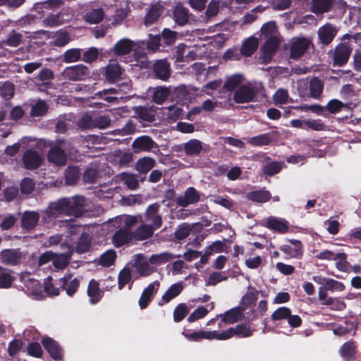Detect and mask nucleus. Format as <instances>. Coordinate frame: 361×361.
Instances as JSON below:
<instances>
[{"mask_svg": "<svg viewBox=\"0 0 361 361\" xmlns=\"http://www.w3.org/2000/svg\"><path fill=\"white\" fill-rule=\"evenodd\" d=\"M104 15V13L102 8L92 9L86 13L85 20L91 24L99 23L102 21Z\"/></svg>", "mask_w": 361, "mask_h": 361, "instance_id": "obj_52", "label": "nucleus"}, {"mask_svg": "<svg viewBox=\"0 0 361 361\" xmlns=\"http://www.w3.org/2000/svg\"><path fill=\"white\" fill-rule=\"evenodd\" d=\"M247 142L253 146H265L271 144V138L269 133H263L249 138Z\"/></svg>", "mask_w": 361, "mask_h": 361, "instance_id": "obj_51", "label": "nucleus"}, {"mask_svg": "<svg viewBox=\"0 0 361 361\" xmlns=\"http://www.w3.org/2000/svg\"><path fill=\"white\" fill-rule=\"evenodd\" d=\"M159 286L160 283L158 281H154L142 290L138 301L141 310H145L149 306L154 295L157 293Z\"/></svg>", "mask_w": 361, "mask_h": 361, "instance_id": "obj_13", "label": "nucleus"}, {"mask_svg": "<svg viewBox=\"0 0 361 361\" xmlns=\"http://www.w3.org/2000/svg\"><path fill=\"white\" fill-rule=\"evenodd\" d=\"M172 259V254L165 252L151 255L149 261L152 264L161 265L171 261Z\"/></svg>", "mask_w": 361, "mask_h": 361, "instance_id": "obj_54", "label": "nucleus"}, {"mask_svg": "<svg viewBox=\"0 0 361 361\" xmlns=\"http://www.w3.org/2000/svg\"><path fill=\"white\" fill-rule=\"evenodd\" d=\"M259 42L257 38L250 37L245 40L240 49V53L244 56H251L257 50Z\"/></svg>", "mask_w": 361, "mask_h": 361, "instance_id": "obj_37", "label": "nucleus"}, {"mask_svg": "<svg viewBox=\"0 0 361 361\" xmlns=\"http://www.w3.org/2000/svg\"><path fill=\"white\" fill-rule=\"evenodd\" d=\"M80 169L77 166H68L64 172L65 183L67 185H75L80 178Z\"/></svg>", "mask_w": 361, "mask_h": 361, "instance_id": "obj_36", "label": "nucleus"}, {"mask_svg": "<svg viewBox=\"0 0 361 361\" xmlns=\"http://www.w3.org/2000/svg\"><path fill=\"white\" fill-rule=\"evenodd\" d=\"M133 237V233L129 229L121 228L113 235L112 242L116 247H120L131 241Z\"/></svg>", "mask_w": 361, "mask_h": 361, "instance_id": "obj_23", "label": "nucleus"}, {"mask_svg": "<svg viewBox=\"0 0 361 361\" xmlns=\"http://www.w3.org/2000/svg\"><path fill=\"white\" fill-rule=\"evenodd\" d=\"M259 291L257 289L252 288L250 291H247L241 298L239 306L243 308L245 311L247 307L255 305L259 295Z\"/></svg>", "mask_w": 361, "mask_h": 361, "instance_id": "obj_35", "label": "nucleus"}, {"mask_svg": "<svg viewBox=\"0 0 361 361\" xmlns=\"http://www.w3.org/2000/svg\"><path fill=\"white\" fill-rule=\"evenodd\" d=\"M61 201L62 202H66V206H63L65 215L80 217L85 213L86 200L84 197H62Z\"/></svg>", "mask_w": 361, "mask_h": 361, "instance_id": "obj_2", "label": "nucleus"}, {"mask_svg": "<svg viewBox=\"0 0 361 361\" xmlns=\"http://www.w3.org/2000/svg\"><path fill=\"white\" fill-rule=\"evenodd\" d=\"M173 20L179 26H184L189 21V11L182 5L176 6L173 9Z\"/></svg>", "mask_w": 361, "mask_h": 361, "instance_id": "obj_30", "label": "nucleus"}, {"mask_svg": "<svg viewBox=\"0 0 361 361\" xmlns=\"http://www.w3.org/2000/svg\"><path fill=\"white\" fill-rule=\"evenodd\" d=\"M244 312L243 308L238 305L226 311L224 314L217 315L221 318L218 324L219 328L221 327V323L233 324L242 320L244 318Z\"/></svg>", "mask_w": 361, "mask_h": 361, "instance_id": "obj_11", "label": "nucleus"}, {"mask_svg": "<svg viewBox=\"0 0 361 361\" xmlns=\"http://www.w3.org/2000/svg\"><path fill=\"white\" fill-rule=\"evenodd\" d=\"M312 41L306 37H298L294 40L290 48V58L294 60L300 59L307 51Z\"/></svg>", "mask_w": 361, "mask_h": 361, "instance_id": "obj_9", "label": "nucleus"}, {"mask_svg": "<svg viewBox=\"0 0 361 361\" xmlns=\"http://www.w3.org/2000/svg\"><path fill=\"white\" fill-rule=\"evenodd\" d=\"M68 142L63 139H57L56 145L51 148L48 153V159L58 166H63L67 161L65 150L68 149Z\"/></svg>", "mask_w": 361, "mask_h": 361, "instance_id": "obj_4", "label": "nucleus"}, {"mask_svg": "<svg viewBox=\"0 0 361 361\" xmlns=\"http://www.w3.org/2000/svg\"><path fill=\"white\" fill-rule=\"evenodd\" d=\"M265 227L270 230H273L279 233H286L289 231L288 222L283 219L276 216H269L266 219Z\"/></svg>", "mask_w": 361, "mask_h": 361, "instance_id": "obj_19", "label": "nucleus"}, {"mask_svg": "<svg viewBox=\"0 0 361 361\" xmlns=\"http://www.w3.org/2000/svg\"><path fill=\"white\" fill-rule=\"evenodd\" d=\"M324 84L317 77H314L310 82V92L312 98H318L322 93Z\"/></svg>", "mask_w": 361, "mask_h": 361, "instance_id": "obj_49", "label": "nucleus"}, {"mask_svg": "<svg viewBox=\"0 0 361 361\" xmlns=\"http://www.w3.org/2000/svg\"><path fill=\"white\" fill-rule=\"evenodd\" d=\"M262 35H264L266 38L270 37L271 36H276L277 27L274 21H269L264 23L261 27Z\"/></svg>", "mask_w": 361, "mask_h": 361, "instance_id": "obj_64", "label": "nucleus"}, {"mask_svg": "<svg viewBox=\"0 0 361 361\" xmlns=\"http://www.w3.org/2000/svg\"><path fill=\"white\" fill-rule=\"evenodd\" d=\"M21 161L26 169L35 170L42 165V158L36 150L27 149L23 153Z\"/></svg>", "mask_w": 361, "mask_h": 361, "instance_id": "obj_14", "label": "nucleus"}, {"mask_svg": "<svg viewBox=\"0 0 361 361\" xmlns=\"http://www.w3.org/2000/svg\"><path fill=\"white\" fill-rule=\"evenodd\" d=\"M156 164L155 159L145 157L139 159L135 163V169L141 174L147 173Z\"/></svg>", "mask_w": 361, "mask_h": 361, "instance_id": "obj_34", "label": "nucleus"}, {"mask_svg": "<svg viewBox=\"0 0 361 361\" xmlns=\"http://www.w3.org/2000/svg\"><path fill=\"white\" fill-rule=\"evenodd\" d=\"M356 104H353L352 102L344 104L340 100L334 99L328 102L326 109L331 114H336L341 111L343 106L353 109L356 107Z\"/></svg>", "mask_w": 361, "mask_h": 361, "instance_id": "obj_47", "label": "nucleus"}, {"mask_svg": "<svg viewBox=\"0 0 361 361\" xmlns=\"http://www.w3.org/2000/svg\"><path fill=\"white\" fill-rule=\"evenodd\" d=\"M280 41L276 36L267 37L264 44L262 47V51L265 58H271L273 54L278 49Z\"/></svg>", "mask_w": 361, "mask_h": 361, "instance_id": "obj_31", "label": "nucleus"}, {"mask_svg": "<svg viewBox=\"0 0 361 361\" xmlns=\"http://www.w3.org/2000/svg\"><path fill=\"white\" fill-rule=\"evenodd\" d=\"M155 229L148 224L140 226L134 233V237L139 240H147L151 238L154 234Z\"/></svg>", "mask_w": 361, "mask_h": 361, "instance_id": "obj_46", "label": "nucleus"}, {"mask_svg": "<svg viewBox=\"0 0 361 361\" xmlns=\"http://www.w3.org/2000/svg\"><path fill=\"white\" fill-rule=\"evenodd\" d=\"M200 200V195L193 187L188 188L185 192L184 197H178L176 199V203L180 207H186L189 204H195Z\"/></svg>", "mask_w": 361, "mask_h": 361, "instance_id": "obj_22", "label": "nucleus"}, {"mask_svg": "<svg viewBox=\"0 0 361 361\" xmlns=\"http://www.w3.org/2000/svg\"><path fill=\"white\" fill-rule=\"evenodd\" d=\"M124 71L116 60H110L102 68V74L109 83L114 84L122 79Z\"/></svg>", "mask_w": 361, "mask_h": 361, "instance_id": "obj_5", "label": "nucleus"}, {"mask_svg": "<svg viewBox=\"0 0 361 361\" xmlns=\"http://www.w3.org/2000/svg\"><path fill=\"white\" fill-rule=\"evenodd\" d=\"M271 197V195L268 190H252L247 194V200L259 203L267 202Z\"/></svg>", "mask_w": 361, "mask_h": 361, "instance_id": "obj_42", "label": "nucleus"}, {"mask_svg": "<svg viewBox=\"0 0 361 361\" xmlns=\"http://www.w3.org/2000/svg\"><path fill=\"white\" fill-rule=\"evenodd\" d=\"M291 310L286 306H281L275 310L271 315V319L276 322L282 320H286L290 315Z\"/></svg>", "mask_w": 361, "mask_h": 361, "instance_id": "obj_53", "label": "nucleus"}, {"mask_svg": "<svg viewBox=\"0 0 361 361\" xmlns=\"http://www.w3.org/2000/svg\"><path fill=\"white\" fill-rule=\"evenodd\" d=\"M68 14L63 11H60L56 13H49L42 20V25L44 27H55L62 25L68 19L65 18Z\"/></svg>", "mask_w": 361, "mask_h": 361, "instance_id": "obj_21", "label": "nucleus"}, {"mask_svg": "<svg viewBox=\"0 0 361 361\" xmlns=\"http://www.w3.org/2000/svg\"><path fill=\"white\" fill-rule=\"evenodd\" d=\"M132 147L135 152H149L153 149H158L159 146L150 136L142 135L134 140Z\"/></svg>", "mask_w": 361, "mask_h": 361, "instance_id": "obj_15", "label": "nucleus"}, {"mask_svg": "<svg viewBox=\"0 0 361 361\" xmlns=\"http://www.w3.org/2000/svg\"><path fill=\"white\" fill-rule=\"evenodd\" d=\"M130 283L129 289H131L133 281H132V272L130 268L123 267L118 275V288L122 290L127 284Z\"/></svg>", "mask_w": 361, "mask_h": 361, "instance_id": "obj_38", "label": "nucleus"}, {"mask_svg": "<svg viewBox=\"0 0 361 361\" xmlns=\"http://www.w3.org/2000/svg\"><path fill=\"white\" fill-rule=\"evenodd\" d=\"M47 111L48 106L46 102L39 99L32 106L30 115L33 117L43 116Z\"/></svg>", "mask_w": 361, "mask_h": 361, "instance_id": "obj_55", "label": "nucleus"}, {"mask_svg": "<svg viewBox=\"0 0 361 361\" xmlns=\"http://www.w3.org/2000/svg\"><path fill=\"white\" fill-rule=\"evenodd\" d=\"M99 54L97 48L92 47L82 53L81 59L85 63H92L98 59Z\"/></svg>", "mask_w": 361, "mask_h": 361, "instance_id": "obj_60", "label": "nucleus"}, {"mask_svg": "<svg viewBox=\"0 0 361 361\" xmlns=\"http://www.w3.org/2000/svg\"><path fill=\"white\" fill-rule=\"evenodd\" d=\"M202 149V142L197 139H191L183 144V150L188 156L198 155Z\"/></svg>", "mask_w": 361, "mask_h": 361, "instance_id": "obj_39", "label": "nucleus"}, {"mask_svg": "<svg viewBox=\"0 0 361 361\" xmlns=\"http://www.w3.org/2000/svg\"><path fill=\"white\" fill-rule=\"evenodd\" d=\"M60 286L62 290H66V293L68 296L72 297L77 292L80 286V281L78 279L74 278L69 282L61 284Z\"/></svg>", "mask_w": 361, "mask_h": 361, "instance_id": "obj_57", "label": "nucleus"}, {"mask_svg": "<svg viewBox=\"0 0 361 361\" xmlns=\"http://www.w3.org/2000/svg\"><path fill=\"white\" fill-rule=\"evenodd\" d=\"M183 290V286L182 282L172 284L162 295L161 301L159 302V305L161 306L169 302L171 300L179 295Z\"/></svg>", "mask_w": 361, "mask_h": 361, "instance_id": "obj_25", "label": "nucleus"}, {"mask_svg": "<svg viewBox=\"0 0 361 361\" xmlns=\"http://www.w3.org/2000/svg\"><path fill=\"white\" fill-rule=\"evenodd\" d=\"M66 202H62L61 198L56 202H50L47 208L42 212V223L49 226L61 214H65L64 207Z\"/></svg>", "mask_w": 361, "mask_h": 361, "instance_id": "obj_3", "label": "nucleus"}, {"mask_svg": "<svg viewBox=\"0 0 361 361\" xmlns=\"http://www.w3.org/2000/svg\"><path fill=\"white\" fill-rule=\"evenodd\" d=\"M23 35L22 33L17 32L16 30H12L8 34L6 39L2 41V44L10 47H17L23 42Z\"/></svg>", "mask_w": 361, "mask_h": 361, "instance_id": "obj_44", "label": "nucleus"}, {"mask_svg": "<svg viewBox=\"0 0 361 361\" xmlns=\"http://www.w3.org/2000/svg\"><path fill=\"white\" fill-rule=\"evenodd\" d=\"M357 345L355 341L344 343L339 349V354L343 361H354L356 359Z\"/></svg>", "mask_w": 361, "mask_h": 361, "instance_id": "obj_20", "label": "nucleus"}, {"mask_svg": "<svg viewBox=\"0 0 361 361\" xmlns=\"http://www.w3.org/2000/svg\"><path fill=\"white\" fill-rule=\"evenodd\" d=\"M189 312V309L185 303L178 304L173 310V320L175 322H181Z\"/></svg>", "mask_w": 361, "mask_h": 361, "instance_id": "obj_58", "label": "nucleus"}, {"mask_svg": "<svg viewBox=\"0 0 361 361\" xmlns=\"http://www.w3.org/2000/svg\"><path fill=\"white\" fill-rule=\"evenodd\" d=\"M233 336L238 338H248L252 336L254 330L251 329V323L244 322L237 324L235 327H231Z\"/></svg>", "mask_w": 361, "mask_h": 361, "instance_id": "obj_33", "label": "nucleus"}, {"mask_svg": "<svg viewBox=\"0 0 361 361\" xmlns=\"http://www.w3.org/2000/svg\"><path fill=\"white\" fill-rule=\"evenodd\" d=\"M337 33L336 27L330 23H326L317 30L318 42L323 47H326L334 41Z\"/></svg>", "mask_w": 361, "mask_h": 361, "instance_id": "obj_8", "label": "nucleus"}, {"mask_svg": "<svg viewBox=\"0 0 361 361\" xmlns=\"http://www.w3.org/2000/svg\"><path fill=\"white\" fill-rule=\"evenodd\" d=\"M163 10V6L158 4L152 5L145 16L144 24L149 26L156 23L161 16Z\"/></svg>", "mask_w": 361, "mask_h": 361, "instance_id": "obj_28", "label": "nucleus"}, {"mask_svg": "<svg viewBox=\"0 0 361 361\" xmlns=\"http://www.w3.org/2000/svg\"><path fill=\"white\" fill-rule=\"evenodd\" d=\"M35 188V183L34 180L28 177L24 178L20 183V189L22 194L30 195L31 194Z\"/></svg>", "mask_w": 361, "mask_h": 361, "instance_id": "obj_61", "label": "nucleus"}, {"mask_svg": "<svg viewBox=\"0 0 361 361\" xmlns=\"http://www.w3.org/2000/svg\"><path fill=\"white\" fill-rule=\"evenodd\" d=\"M183 334L190 341H199L202 339L211 340L210 331L200 330L192 333L183 332Z\"/></svg>", "mask_w": 361, "mask_h": 361, "instance_id": "obj_59", "label": "nucleus"}, {"mask_svg": "<svg viewBox=\"0 0 361 361\" xmlns=\"http://www.w3.org/2000/svg\"><path fill=\"white\" fill-rule=\"evenodd\" d=\"M39 220V214L37 212H25L21 217V226L27 231L33 230Z\"/></svg>", "mask_w": 361, "mask_h": 361, "instance_id": "obj_24", "label": "nucleus"}, {"mask_svg": "<svg viewBox=\"0 0 361 361\" xmlns=\"http://www.w3.org/2000/svg\"><path fill=\"white\" fill-rule=\"evenodd\" d=\"M257 92L254 87L243 85L238 87L233 94V100L237 104H243L253 101Z\"/></svg>", "mask_w": 361, "mask_h": 361, "instance_id": "obj_10", "label": "nucleus"}, {"mask_svg": "<svg viewBox=\"0 0 361 361\" xmlns=\"http://www.w3.org/2000/svg\"><path fill=\"white\" fill-rule=\"evenodd\" d=\"M42 344L54 360L59 361L63 358V350L54 339L47 336L42 338Z\"/></svg>", "mask_w": 361, "mask_h": 361, "instance_id": "obj_12", "label": "nucleus"}, {"mask_svg": "<svg viewBox=\"0 0 361 361\" xmlns=\"http://www.w3.org/2000/svg\"><path fill=\"white\" fill-rule=\"evenodd\" d=\"M91 237L88 233L83 232L76 243L75 252L83 254L88 252L91 247Z\"/></svg>", "mask_w": 361, "mask_h": 361, "instance_id": "obj_40", "label": "nucleus"}, {"mask_svg": "<svg viewBox=\"0 0 361 361\" xmlns=\"http://www.w3.org/2000/svg\"><path fill=\"white\" fill-rule=\"evenodd\" d=\"M87 293L92 305L99 302L103 296V293L99 288V284L94 279H92L89 282Z\"/></svg>", "mask_w": 361, "mask_h": 361, "instance_id": "obj_29", "label": "nucleus"}, {"mask_svg": "<svg viewBox=\"0 0 361 361\" xmlns=\"http://www.w3.org/2000/svg\"><path fill=\"white\" fill-rule=\"evenodd\" d=\"M133 110L140 119L147 122H152L154 121L155 116L150 109L143 106H135Z\"/></svg>", "mask_w": 361, "mask_h": 361, "instance_id": "obj_48", "label": "nucleus"}, {"mask_svg": "<svg viewBox=\"0 0 361 361\" xmlns=\"http://www.w3.org/2000/svg\"><path fill=\"white\" fill-rule=\"evenodd\" d=\"M90 75L89 68L83 64L66 67L63 71L65 78L72 81L84 80Z\"/></svg>", "mask_w": 361, "mask_h": 361, "instance_id": "obj_6", "label": "nucleus"}, {"mask_svg": "<svg viewBox=\"0 0 361 361\" xmlns=\"http://www.w3.org/2000/svg\"><path fill=\"white\" fill-rule=\"evenodd\" d=\"M243 80V75L239 73L233 74L226 79L224 84V88L228 91H232L238 87Z\"/></svg>", "mask_w": 361, "mask_h": 361, "instance_id": "obj_50", "label": "nucleus"}, {"mask_svg": "<svg viewBox=\"0 0 361 361\" xmlns=\"http://www.w3.org/2000/svg\"><path fill=\"white\" fill-rule=\"evenodd\" d=\"M162 46L161 39L158 35H148V39L137 42V47L140 49L138 54L141 56L156 52L159 47Z\"/></svg>", "mask_w": 361, "mask_h": 361, "instance_id": "obj_7", "label": "nucleus"}, {"mask_svg": "<svg viewBox=\"0 0 361 361\" xmlns=\"http://www.w3.org/2000/svg\"><path fill=\"white\" fill-rule=\"evenodd\" d=\"M135 48V52L139 53L138 48L137 47V42L123 38L118 41L114 47L113 51L115 55L123 56L127 55L131 52Z\"/></svg>", "mask_w": 361, "mask_h": 361, "instance_id": "obj_16", "label": "nucleus"}, {"mask_svg": "<svg viewBox=\"0 0 361 361\" xmlns=\"http://www.w3.org/2000/svg\"><path fill=\"white\" fill-rule=\"evenodd\" d=\"M14 85L10 82H5L0 86V94L5 99H10L14 95Z\"/></svg>", "mask_w": 361, "mask_h": 361, "instance_id": "obj_63", "label": "nucleus"}, {"mask_svg": "<svg viewBox=\"0 0 361 361\" xmlns=\"http://www.w3.org/2000/svg\"><path fill=\"white\" fill-rule=\"evenodd\" d=\"M82 59V49L72 48L66 50L62 55V61L67 63H74Z\"/></svg>", "mask_w": 361, "mask_h": 361, "instance_id": "obj_45", "label": "nucleus"}, {"mask_svg": "<svg viewBox=\"0 0 361 361\" xmlns=\"http://www.w3.org/2000/svg\"><path fill=\"white\" fill-rule=\"evenodd\" d=\"M133 267L135 269L140 276H147L153 272V269L150 267L149 263L141 255L136 256Z\"/></svg>", "mask_w": 361, "mask_h": 361, "instance_id": "obj_27", "label": "nucleus"}, {"mask_svg": "<svg viewBox=\"0 0 361 361\" xmlns=\"http://www.w3.org/2000/svg\"><path fill=\"white\" fill-rule=\"evenodd\" d=\"M289 242L293 245H282L279 247L281 251L287 255L289 258H301L303 254V247L301 241L292 239Z\"/></svg>", "mask_w": 361, "mask_h": 361, "instance_id": "obj_18", "label": "nucleus"}, {"mask_svg": "<svg viewBox=\"0 0 361 361\" xmlns=\"http://www.w3.org/2000/svg\"><path fill=\"white\" fill-rule=\"evenodd\" d=\"M116 258V252L109 250L103 253L99 257V264L105 267H109L114 264Z\"/></svg>", "mask_w": 361, "mask_h": 361, "instance_id": "obj_56", "label": "nucleus"}, {"mask_svg": "<svg viewBox=\"0 0 361 361\" xmlns=\"http://www.w3.org/2000/svg\"><path fill=\"white\" fill-rule=\"evenodd\" d=\"M284 166L285 163L283 161H274L269 162L268 164L263 165L262 171L264 175L268 176H273L279 173Z\"/></svg>", "mask_w": 361, "mask_h": 361, "instance_id": "obj_43", "label": "nucleus"}, {"mask_svg": "<svg viewBox=\"0 0 361 361\" xmlns=\"http://www.w3.org/2000/svg\"><path fill=\"white\" fill-rule=\"evenodd\" d=\"M161 39L162 47L173 46L178 39V33L176 31L169 28H164L160 35H158Z\"/></svg>", "mask_w": 361, "mask_h": 361, "instance_id": "obj_32", "label": "nucleus"}, {"mask_svg": "<svg viewBox=\"0 0 361 361\" xmlns=\"http://www.w3.org/2000/svg\"><path fill=\"white\" fill-rule=\"evenodd\" d=\"M288 92L286 90L280 88L273 95V101L276 105H283L288 103Z\"/></svg>", "mask_w": 361, "mask_h": 361, "instance_id": "obj_62", "label": "nucleus"}, {"mask_svg": "<svg viewBox=\"0 0 361 361\" xmlns=\"http://www.w3.org/2000/svg\"><path fill=\"white\" fill-rule=\"evenodd\" d=\"M171 94V90L169 87L159 86L154 89L152 94V101L157 104H162Z\"/></svg>", "mask_w": 361, "mask_h": 361, "instance_id": "obj_41", "label": "nucleus"}, {"mask_svg": "<svg viewBox=\"0 0 361 361\" xmlns=\"http://www.w3.org/2000/svg\"><path fill=\"white\" fill-rule=\"evenodd\" d=\"M335 0H311V11L316 15L323 14L331 11Z\"/></svg>", "mask_w": 361, "mask_h": 361, "instance_id": "obj_26", "label": "nucleus"}, {"mask_svg": "<svg viewBox=\"0 0 361 361\" xmlns=\"http://www.w3.org/2000/svg\"><path fill=\"white\" fill-rule=\"evenodd\" d=\"M353 51L352 45L349 42L341 41L332 51L331 59L333 67H343L349 61Z\"/></svg>", "mask_w": 361, "mask_h": 361, "instance_id": "obj_1", "label": "nucleus"}, {"mask_svg": "<svg viewBox=\"0 0 361 361\" xmlns=\"http://www.w3.org/2000/svg\"><path fill=\"white\" fill-rule=\"evenodd\" d=\"M154 78L166 81L171 75L170 63L166 59L157 61L153 65Z\"/></svg>", "mask_w": 361, "mask_h": 361, "instance_id": "obj_17", "label": "nucleus"}]
</instances>
